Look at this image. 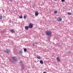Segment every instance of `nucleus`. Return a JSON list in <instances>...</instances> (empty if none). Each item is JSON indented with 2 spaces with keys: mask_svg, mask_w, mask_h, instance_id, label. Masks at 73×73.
Here are the masks:
<instances>
[{
  "mask_svg": "<svg viewBox=\"0 0 73 73\" xmlns=\"http://www.w3.org/2000/svg\"><path fill=\"white\" fill-rule=\"evenodd\" d=\"M46 34H47V35L50 36L51 35H52V32L50 31H47L46 32Z\"/></svg>",
  "mask_w": 73,
  "mask_h": 73,
  "instance_id": "1",
  "label": "nucleus"
},
{
  "mask_svg": "<svg viewBox=\"0 0 73 73\" xmlns=\"http://www.w3.org/2000/svg\"><path fill=\"white\" fill-rule=\"evenodd\" d=\"M57 21L58 22H61V21H62V18L61 17H59L57 19Z\"/></svg>",
  "mask_w": 73,
  "mask_h": 73,
  "instance_id": "2",
  "label": "nucleus"
},
{
  "mask_svg": "<svg viewBox=\"0 0 73 73\" xmlns=\"http://www.w3.org/2000/svg\"><path fill=\"white\" fill-rule=\"evenodd\" d=\"M12 58L14 61H17V57H16L13 56L12 57Z\"/></svg>",
  "mask_w": 73,
  "mask_h": 73,
  "instance_id": "3",
  "label": "nucleus"
},
{
  "mask_svg": "<svg viewBox=\"0 0 73 73\" xmlns=\"http://www.w3.org/2000/svg\"><path fill=\"white\" fill-rule=\"evenodd\" d=\"M29 28H33V25L31 23H30L29 25Z\"/></svg>",
  "mask_w": 73,
  "mask_h": 73,
  "instance_id": "4",
  "label": "nucleus"
},
{
  "mask_svg": "<svg viewBox=\"0 0 73 73\" xmlns=\"http://www.w3.org/2000/svg\"><path fill=\"white\" fill-rule=\"evenodd\" d=\"M35 15L36 16H38L39 14L38 12V11H35Z\"/></svg>",
  "mask_w": 73,
  "mask_h": 73,
  "instance_id": "5",
  "label": "nucleus"
},
{
  "mask_svg": "<svg viewBox=\"0 0 73 73\" xmlns=\"http://www.w3.org/2000/svg\"><path fill=\"white\" fill-rule=\"evenodd\" d=\"M5 52H6L8 54V52H9V50L8 49L6 50H5Z\"/></svg>",
  "mask_w": 73,
  "mask_h": 73,
  "instance_id": "6",
  "label": "nucleus"
},
{
  "mask_svg": "<svg viewBox=\"0 0 73 73\" xmlns=\"http://www.w3.org/2000/svg\"><path fill=\"white\" fill-rule=\"evenodd\" d=\"M25 28L26 30H28V29H29V28L28 27V26H26L25 27Z\"/></svg>",
  "mask_w": 73,
  "mask_h": 73,
  "instance_id": "7",
  "label": "nucleus"
},
{
  "mask_svg": "<svg viewBox=\"0 0 73 73\" xmlns=\"http://www.w3.org/2000/svg\"><path fill=\"white\" fill-rule=\"evenodd\" d=\"M57 60L58 61H60V58L59 57H58L57 58Z\"/></svg>",
  "mask_w": 73,
  "mask_h": 73,
  "instance_id": "8",
  "label": "nucleus"
},
{
  "mask_svg": "<svg viewBox=\"0 0 73 73\" xmlns=\"http://www.w3.org/2000/svg\"><path fill=\"white\" fill-rule=\"evenodd\" d=\"M10 32H15V31L13 29H11L10 30Z\"/></svg>",
  "mask_w": 73,
  "mask_h": 73,
  "instance_id": "9",
  "label": "nucleus"
},
{
  "mask_svg": "<svg viewBox=\"0 0 73 73\" xmlns=\"http://www.w3.org/2000/svg\"><path fill=\"white\" fill-rule=\"evenodd\" d=\"M40 64H43V61H42V60H40Z\"/></svg>",
  "mask_w": 73,
  "mask_h": 73,
  "instance_id": "10",
  "label": "nucleus"
},
{
  "mask_svg": "<svg viewBox=\"0 0 73 73\" xmlns=\"http://www.w3.org/2000/svg\"><path fill=\"white\" fill-rule=\"evenodd\" d=\"M37 58H38V59H40L41 58V57L40 56L37 55Z\"/></svg>",
  "mask_w": 73,
  "mask_h": 73,
  "instance_id": "11",
  "label": "nucleus"
},
{
  "mask_svg": "<svg viewBox=\"0 0 73 73\" xmlns=\"http://www.w3.org/2000/svg\"><path fill=\"white\" fill-rule=\"evenodd\" d=\"M3 19V17L2 16V15H0V20H1Z\"/></svg>",
  "mask_w": 73,
  "mask_h": 73,
  "instance_id": "12",
  "label": "nucleus"
},
{
  "mask_svg": "<svg viewBox=\"0 0 73 73\" xmlns=\"http://www.w3.org/2000/svg\"><path fill=\"white\" fill-rule=\"evenodd\" d=\"M67 13L68 15H72V13L70 12H68Z\"/></svg>",
  "mask_w": 73,
  "mask_h": 73,
  "instance_id": "13",
  "label": "nucleus"
},
{
  "mask_svg": "<svg viewBox=\"0 0 73 73\" xmlns=\"http://www.w3.org/2000/svg\"><path fill=\"white\" fill-rule=\"evenodd\" d=\"M57 12H58L57 11H55L54 12V13H55V14H56V13H57Z\"/></svg>",
  "mask_w": 73,
  "mask_h": 73,
  "instance_id": "14",
  "label": "nucleus"
},
{
  "mask_svg": "<svg viewBox=\"0 0 73 73\" xmlns=\"http://www.w3.org/2000/svg\"><path fill=\"white\" fill-rule=\"evenodd\" d=\"M26 18H27V17L26 16L24 15V19H26Z\"/></svg>",
  "mask_w": 73,
  "mask_h": 73,
  "instance_id": "15",
  "label": "nucleus"
},
{
  "mask_svg": "<svg viewBox=\"0 0 73 73\" xmlns=\"http://www.w3.org/2000/svg\"><path fill=\"white\" fill-rule=\"evenodd\" d=\"M20 19H22L23 18V16H20L19 17Z\"/></svg>",
  "mask_w": 73,
  "mask_h": 73,
  "instance_id": "16",
  "label": "nucleus"
},
{
  "mask_svg": "<svg viewBox=\"0 0 73 73\" xmlns=\"http://www.w3.org/2000/svg\"><path fill=\"white\" fill-rule=\"evenodd\" d=\"M24 51L25 52H27V49L26 48H24Z\"/></svg>",
  "mask_w": 73,
  "mask_h": 73,
  "instance_id": "17",
  "label": "nucleus"
},
{
  "mask_svg": "<svg viewBox=\"0 0 73 73\" xmlns=\"http://www.w3.org/2000/svg\"><path fill=\"white\" fill-rule=\"evenodd\" d=\"M68 53H71V51H68Z\"/></svg>",
  "mask_w": 73,
  "mask_h": 73,
  "instance_id": "18",
  "label": "nucleus"
},
{
  "mask_svg": "<svg viewBox=\"0 0 73 73\" xmlns=\"http://www.w3.org/2000/svg\"><path fill=\"white\" fill-rule=\"evenodd\" d=\"M62 2H64L65 1V0H62Z\"/></svg>",
  "mask_w": 73,
  "mask_h": 73,
  "instance_id": "19",
  "label": "nucleus"
},
{
  "mask_svg": "<svg viewBox=\"0 0 73 73\" xmlns=\"http://www.w3.org/2000/svg\"><path fill=\"white\" fill-rule=\"evenodd\" d=\"M20 53H22V51H20Z\"/></svg>",
  "mask_w": 73,
  "mask_h": 73,
  "instance_id": "20",
  "label": "nucleus"
},
{
  "mask_svg": "<svg viewBox=\"0 0 73 73\" xmlns=\"http://www.w3.org/2000/svg\"><path fill=\"white\" fill-rule=\"evenodd\" d=\"M43 73H46V72H44Z\"/></svg>",
  "mask_w": 73,
  "mask_h": 73,
  "instance_id": "21",
  "label": "nucleus"
},
{
  "mask_svg": "<svg viewBox=\"0 0 73 73\" xmlns=\"http://www.w3.org/2000/svg\"><path fill=\"white\" fill-rule=\"evenodd\" d=\"M54 1H56L57 0H54Z\"/></svg>",
  "mask_w": 73,
  "mask_h": 73,
  "instance_id": "22",
  "label": "nucleus"
},
{
  "mask_svg": "<svg viewBox=\"0 0 73 73\" xmlns=\"http://www.w3.org/2000/svg\"><path fill=\"white\" fill-rule=\"evenodd\" d=\"M11 0V1H12V0Z\"/></svg>",
  "mask_w": 73,
  "mask_h": 73,
  "instance_id": "23",
  "label": "nucleus"
}]
</instances>
